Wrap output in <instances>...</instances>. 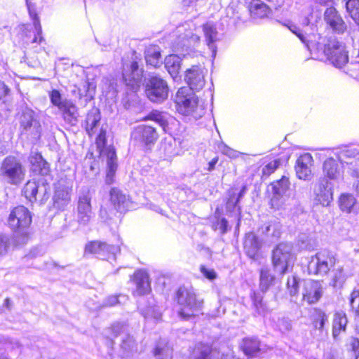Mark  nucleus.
<instances>
[{
    "mask_svg": "<svg viewBox=\"0 0 359 359\" xmlns=\"http://www.w3.org/2000/svg\"><path fill=\"white\" fill-rule=\"evenodd\" d=\"M175 103L180 114L195 120L201 118L205 113L203 104L199 102L198 97L188 87H182L177 90Z\"/></svg>",
    "mask_w": 359,
    "mask_h": 359,
    "instance_id": "nucleus-1",
    "label": "nucleus"
},
{
    "mask_svg": "<svg viewBox=\"0 0 359 359\" xmlns=\"http://www.w3.org/2000/svg\"><path fill=\"white\" fill-rule=\"evenodd\" d=\"M8 224L15 232V242L18 245L25 244L29 238L28 228L32 223L29 210L23 205L14 208L8 217Z\"/></svg>",
    "mask_w": 359,
    "mask_h": 359,
    "instance_id": "nucleus-2",
    "label": "nucleus"
},
{
    "mask_svg": "<svg viewBox=\"0 0 359 359\" xmlns=\"http://www.w3.org/2000/svg\"><path fill=\"white\" fill-rule=\"evenodd\" d=\"M177 303L180 308L179 315L184 319L196 315L203 306V300L198 299L191 290L181 287L177 292Z\"/></svg>",
    "mask_w": 359,
    "mask_h": 359,
    "instance_id": "nucleus-3",
    "label": "nucleus"
},
{
    "mask_svg": "<svg viewBox=\"0 0 359 359\" xmlns=\"http://www.w3.org/2000/svg\"><path fill=\"white\" fill-rule=\"evenodd\" d=\"M26 170L16 157L8 156L0 165V175L11 184H20L25 179Z\"/></svg>",
    "mask_w": 359,
    "mask_h": 359,
    "instance_id": "nucleus-4",
    "label": "nucleus"
},
{
    "mask_svg": "<svg viewBox=\"0 0 359 359\" xmlns=\"http://www.w3.org/2000/svg\"><path fill=\"white\" fill-rule=\"evenodd\" d=\"M49 189L47 180L41 176L37 180L34 179L28 181L25 184L22 192L29 202L33 203L39 200L41 203H43L49 197Z\"/></svg>",
    "mask_w": 359,
    "mask_h": 359,
    "instance_id": "nucleus-5",
    "label": "nucleus"
},
{
    "mask_svg": "<svg viewBox=\"0 0 359 359\" xmlns=\"http://www.w3.org/2000/svg\"><path fill=\"white\" fill-rule=\"evenodd\" d=\"M336 258L333 252L323 250L311 257L308 265L309 273L324 276L334 266Z\"/></svg>",
    "mask_w": 359,
    "mask_h": 359,
    "instance_id": "nucleus-6",
    "label": "nucleus"
},
{
    "mask_svg": "<svg viewBox=\"0 0 359 359\" xmlns=\"http://www.w3.org/2000/svg\"><path fill=\"white\" fill-rule=\"evenodd\" d=\"M323 55L337 68H342L348 62V53L342 43L336 39H329L322 53Z\"/></svg>",
    "mask_w": 359,
    "mask_h": 359,
    "instance_id": "nucleus-7",
    "label": "nucleus"
},
{
    "mask_svg": "<svg viewBox=\"0 0 359 359\" xmlns=\"http://www.w3.org/2000/svg\"><path fill=\"white\" fill-rule=\"evenodd\" d=\"M292 245L288 243L278 244L273 250L272 262L276 272L283 275L287 271L292 259Z\"/></svg>",
    "mask_w": 359,
    "mask_h": 359,
    "instance_id": "nucleus-8",
    "label": "nucleus"
},
{
    "mask_svg": "<svg viewBox=\"0 0 359 359\" xmlns=\"http://www.w3.org/2000/svg\"><path fill=\"white\" fill-rule=\"evenodd\" d=\"M188 27L189 28H187L183 25L177 27V38L172 43L173 50L180 53L184 56L186 55V53L184 52L194 48L200 40V37L193 33L189 25Z\"/></svg>",
    "mask_w": 359,
    "mask_h": 359,
    "instance_id": "nucleus-9",
    "label": "nucleus"
},
{
    "mask_svg": "<svg viewBox=\"0 0 359 359\" xmlns=\"http://www.w3.org/2000/svg\"><path fill=\"white\" fill-rule=\"evenodd\" d=\"M91 199L89 189L82 188L79 193L77 201V221L80 225L86 226L92 218Z\"/></svg>",
    "mask_w": 359,
    "mask_h": 359,
    "instance_id": "nucleus-10",
    "label": "nucleus"
},
{
    "mask_svg": "<svg viewBox=\"0 0 359 359\" xmlns=\"http://www.w3.org/2000/svg\"><path fill=\"white\" fill-rule=\"evenodd\" d=\"M146 95L153 102L161 103L167 99L168 86L167 82L158 76L151 77L146 85Z\"/></svg>",
    "mask_w": 359,
    "mask_h": 359,
    "instance_id": "nucleus-11",
    "label": "nucleus"
},
{
    "mask_svg": "<svg viewBox=\"0 0 359 359\" xmlns=\"http://www.w3.org/2000/svg\"><path fill=\"white\" fill-rule=\"evenodd\" d=\"M123 79L127 86L136 90L141 83L143 70L135 60H123L122 69Z\"/></svg>",
    "mask_w": 359,
    "mask_h": 359,
    "instance_id": "nucleus-12",
    "label": "nucleus"
},
{
    "mask_svg": "<svg viewBox=\"0 0 359 359\" xmlns=\"http://www.w3.org/2000/svg\"><path fill=\"white\" fill-rule=\"evenodd\" d=\"M112 337L116 338L121 337L120 348L123 357L137 351V344L133 336L126 332V327L121 323H116L111 326Z\"/></svg>",
    "mask_w": 359,
    "mask_h": 359,
    "instance_id": "nucleus-13",
    "label": "nucleus"
},
{
    "mask_svg": "<svg viewBox=\"0 0 359 359\" xmlns=\"http://www.w3.org/2000/svg\"><path fill=\"white\" fill-rule=\"evenodd\" d=\"M120 252V248L115 245H109L105 242L91 241L86 245L85 253L93 254L101 259H113Z\"/></svg>",
    "mask_w": 359,
    "mask_h": 359,
    "instance_id": "nucleus-14",
    "label": "nucleus"
},
{
    "mask_svg": "<svg viewBox=\"0 0 359 359\" xmlns=\"http://www.w3.org/2000/svg\"><path fill=\"white\" fill-rule=\"evenodd\" d=\"M72 185L65 180L57 182L53 197V206L59 210H64L71 201Z\"/></svg>",
    "mask_w": 359,
    "mask_h": 359,
    "instance_id": "nucleus-15",
    "label": "nucleus"
},
{
    "mask_svg": "<svg viewBox=\"0 0 359 359\" xmlns=\"http://www.w3.org/2000/svg\"><path fill=\"white\" fill-rule=\"evenodd\" d=\"M131 138L142 146L149 147L155 144L158 138V134L153 126L140 125L132 131Z\"/></svg>",
    "mask_w": 359,
    "mask_h": 359,
    "instance_id": "nucleus-16",
    "label": "nucleus"
},
{
    "mask_svg": "<svg viewBox=\"0 0 359 359\" xmlns=\"http://www.w3.org/2000/svg\"><path fill=\"white\" fill-rule=\"evenodd\" d=\"M290 182L288 177L283 176L279 180L271 184L272 189V198L271 205L273 208L279 209L283 204V197L288 191Z\"/></svg>",
    "mask_w": 359,
    "mask_h": 359,
    "instance_id": "nucleus-17",
    "label": "nucleus"
},
{
    "mask_svg": "<svg viewBox=\"0 0 359 359\" xmlns=\"http://www.w3.org/2000/svg\"><path fill=\"white\" fill-rule=\"evenodd\" d=\"M315 200L323 206H327L333 199L332 184L326 178L319 180L314 188Z\"/></svg>",
    "mask_w": 359,
    "mask_h": 359,
    "instance_id": "nucleus-18",
    "label": "nucleus"
},
{
    "mask_svg": "<svg viewBox=\"0 0 359 359\" xmlns=\"http://www.w3.org/2000/svg\"><path fill=\"white\" fill-rule=\"evenodd\" d=\"M184 79L192 91L201 90L205 85L204 71L198 66H193L186 71Z\"/></svg>",
    "mask_w": 359,
    "mask_h": 359,
    "instance_id": "nucleus-19",
    "label": "nucleus"
},
{
    "mask_svg": "<svg viewBox=\"0 0 359 359\" xmlns=\"http://www.w3.org/2000/svg\"><path fill=\"white\" fill-rule=\"evenodd\" d=\"M130 280L135 286L133 293L134 296H142L151 291L148 273L143 270H138L130 276Z\"/></svg>",
    "mask_w": 359,
    "mask_h": 359,
    "instance_id": "nucleus-20",
    "label": "nucleus"
},
{
    "mask_svg": "<svg viewBox=\"0 0 359 359\" xmlns=\"http://www.w3.org/2000/svg\"><path fill=\"white\" fill-rule=\"evenodd\" d=\"M101 155L106 158L107 161V174L105 182L107 184H111L114 181V177L117 169V157L114 148L108 147L101 151Z\"/></svg>",
    "mask_w": 359,
    "mask_h": 359,
    "instance_id": "nucleus-21",
    "label": "nucleus"
},
{
    "mask_svg": "<svg viewBox=\"0 0 359 359\" xmlns=\"http://www.w3.org/2000/svg\"><path fill=\"white\" fill-rule=\"evenodd\" d=\"M324 20L335 33L342 34L346 29V23L334 7H330L325 10Z\"/></svg>",
    "mask_w": 359,
    "mask_h": 359,
    "instance_id": "nucleus-22",
    "label": "nucleus"
},
{
    "mask_svg": "<svg viewBox=\"0 0 359 359\" xmlns=\"http://www.w3.org/2000/svg\"><path fill=\"white\" fill-rule=\"evenodd\" d=\"M312 156L309 154L301 155L296 161L295 171L297 177L300 180H309L312 177L311 165Z\"/></svg>",
    "mask_w": 359,
    "mask_h": 359,
    "instance_id": "nucleus-23",
    "label": "nucleus"
},
{
    "mask_svg": "<svg viewBox=\"0 0 359 359\" xmlns=\"http://www.w3.org/2000/svg\"><path fill=\"white\" fill-rule=\"evenodd\" d=\"M323 295V287L319 281L307 280L304 283L303 299L309 304L319 301Z\"/></svg>",
    "mask_w": 359,
    "mask_h": 359,
    "instance_id": "nucleus-24",
    "label": "nucleus"
},
{
    "mask_svg": "<svg viewBox=\"0 0 359 359\" xmlns=\"http://www.w3.org/2000/svg\"><path fill=\"white\" fill-rule=\"evenodd\" d=\"M312 29L313 32L309 33L304 30L306 40L302 42L311 53L313 52L322 53L323 49L326 48L327 43H325V40L319 34L315 32L316 27H313Z\"/></svg>",
    "mask_w": 359,
    "mask_h": 359,
    "instance_id": "nucleus-25",
    "label": "nucleus"
},
{
    "mask_svg": "<svg viewBox=\"0 0 359 359\" xmlns=\"http://www.w3.org/2000/svg\"><path fill=\"white\" fill-rule=\"evenodd\" d=\"M110 201L114 208L120 212H125L131 206V201L128 196L117 188H112L110 190Z\"/></svg>",
    "mask_w": 359,
    "mask_h": 359,
    "instance_id": "nucleus-26",
    "label": "nucleus"
},
{
    "mask_svg": "<svg viewBox=\"0 0 359 359\" xmlns=\"http://www.w3.org/2000/svg\"><path fill=\"white\" fill-rule=\"evenodd\" d=\"M243 245L246 255L255 259L261 248V243L257 236L252 232L246 233Z\"/></svg>",
    "mask_w": 359,
    "mask_h": 359,
    "instance_id": "nucleus-27",
    "label": "nucleus"
},
{
    "mask_svg": "<svg viewBox=\"0 0 359 359\" xmlns=\"http://www.w3.org/2000/svg\"><path fill=\"white\" fill-rule=\"evenodd\" d=\"M33 172L41 176H46L49 172V166L47 162L43 158L41 154L32 151L29 157Z\"/></svg>",
    "mask_w": 359,
    "mask_h": 359,
    "instance_id": "nucleus-28",
    "label": "nucleus"
},
{
    "mask_svg": "<svg viewBox=\"0 0 359 359\" xmlns=\"http://www.w3.org/2000/svg\"><path fill=\"white\" fill-rule=\"evenodd\" d=\"M259 231L269 242H275L281 234L280 223L275 221L269 222L263 224Z\"/></svg>",
    "mask_w": 359,
    "mask_h": 359,
    "instance_id": "nucleus-29",
    "label": "nucleus"
},
{
    "mask_svg": "<svg viewBox=\"0 0 359 359\" xmlns=\"http://www.w3.org/2000/svg\"><path fill=\"white\" fill-rule=\"evenodd\" d=\"M340 210L347 214L357 215L359 211V205L355 197L350 194H342L339 200Z\"/></svg>",
    "mask_w": 359,
    "mask_h": 359,
    "instance_id": "nucleus-30",
    "label": "nucleus"
},
{
    "mask_svg": "<svg viewBox=\"0 0 359 359\" xmlns=\"http://www.w3.org/2000/svg\"><path fill=\"white\" fill-rule=\"evenodd\" d=\"M62 113L65 121L70 126H75L78 122V109L76 104L72 101L66 102L60 109Z\"/></svg>",
    "mask_w": 359,
    "mask_h": 359,
    "instance_id": "nucleus-31",
    "label": "nucleus"
},
{
    "mask_svg": "<svg viewBox=\"0 0 359 359\" xmlns=\"http://www.w3.org/2000/svg\"><path fill=\"white\" fill-rule=\"evenodd\" d=\"M181 62L182 58L175 54L170 55L165 59V67L174 80L179 76L181 69Z\"/></svg>",
    "mask_w": 359,
    "mask_h": 359,
    "instance_id": "nucleus-32",
    "label": "nucleus"
},
{
    "mask_svg": "<svg viewBox=\"0 0 359 359\" xmlns=\"http://www.w3.org/2000/svg\"><path fill=\"white\" fill-rule=\"evenodd\" d=\"M100 118V110L97 108L94 107L88 113L86 119V130L90 136L96 133Z\"/></svg>",
    "mask_w": 359,
    "mask_h": 359,
    "instance_id": "nucleus-33",
    "label": "nucleus"
},
{
    "mask_svg": "<svg viewBox=\"0 0 359 359\" xmlns=\"http://www.w3.org/2000/svg\"><path fill=\"white\" fill-rule=\"evenodd\" d=\"M323 171L324 175L330 180H337L341 175L337 161L332 157L324 161Z\"/></svg>",
    "mask_w": 359,
    "mask_h": 359,
    "instance_id": "nucleus-34",
    "label": "nucleus"
},
{
    "mask_svg": "<svg viewBox=\"0 0 359 359\" xmlns=\"http://www.w3.org/2000/svg\"><path fill=\"white\" fill-rule=\"evenodd\" d=\"M347 323V318L344 312L335 313L332 322V336L334 339H337L341 332H345Z\"/></svg>",
    "mask_w": 359,
    "mask_h": 359,
    "instance_id": "nucleus-35",
    "label": "nucleus"
},
{
    "mask_svg": "<svg viewBox=\"0 0 359 359\" xmlns=\"http://www.w3.org/2000/svg\"><path fill=\"white\" fill-rule=\"evenodd\" d=\"M248 8L253 18H262L270 12V8L261 0H252L250 3Z\"/></svg>",
    "mask_w": 359,
    "mask_h": 359,
    "instance_id": "nucleus-36",
    "label": "nucleus"
},
{
    "mask_svg": "<svg viewBox=\"0 0 359 359\" xmlns=\"http://www.w3.org/2000/svg\"><path fill=\"white\" fill-rule=\"evenodd\" d=\"M203 32L206 39L207 44L212 50V56L216 55V46L214 42L217 40V32L215 25L212 23H206L203 25Z\"/></svg>",
    "mask_w": 359,
    "mask_h": 359,
    "instance_id": "nucleus-37",
    "label": "nucleus"
},
{
    "mask_svg": "<svg viewBox=\"0 0 359 359\" xmlns=\"http://www.w3.org/2000/svg\"><path fill=\"white\" fill-rule=\"evenodd\" d=\"M145 60L148 65L157 67L161 64V55L158 46H151L145 50Z\"/></svg>",
    "mask_w": 359,
    "mask_h": 359,
    "instance_id": "nucleus-38",
    "label": "nucleus"
},
{
    "mask_svg": "<svg viewBox=\"0 0 359 359\" xmlns=\"http://www.w3.org/2000/svg\"><path fill=\"white\" fill-rule=\"evenodd\" d=\"M20 126L23 128L25 130H29L33 128L34 129H36V132H38L40 125L34 118L33 111L27 110L22 114L20 121Z\"/></svg>",
    "mask_w": 359,
    "mask_h": 359,
    "instance_id": "nucleus-39",
    "label": "nucleus"
},
{
    "mask_svg": "<svg viewBox=\"0 0 359 359\" xmlns=\"http://www.w3.org/2000/svg\"><path fill=\"white\" fill-rule=\"evenodd\" d=\"M260 342L255 338H246L243 339L242 348L244 353L250 356L255 355L260 351Z\"/></svg>",
    "mask_w": 359,
    "mask_h": 359,
    "instance_id": "nucleus-40",
    "label": "nucleus"
},
{
    "mask_svg": "<svg viewBox=\"0 0 359 359\" xmlns=\"http://www.w3.org/2000/svg\"><path fill=\"white\" fill-rule=\"evenodd\" d=\"M253 306L255 312L262 316H265L270 312V309L265 302H263V297L259 293H253L252 296Z\"/></svg>",
    "mask_w": 359,
    "mask_h": 359,
    "instance_id": "nucleus-41",
    "label": "nucleus"
},
{
    "mask_svg": "<svg viewBox=\"0 0 359 359\" xmlns=\"http://www.w3.org/2000/svg\"><path fill=\"white\" fill-rule=\"evenodd\" d=\"M338 160L345 167V164L352 161L359 155L358 149L351 147H344L338 152Z\"/></svg>",
    "mask_w": 359,
    "mask_h": 359,
    "instance_id": "nucleus-42",
    "label": "nucleus"
},
{
    "mask_svg": "<svg viewBox=\"0 0 359 359\" xmlns=\"http://www.w3.org/2000/svg\"><path fill=\"white\" fill-rule=\"evenodd\" d=\"M259 287L260 290L265 292L268 290L273 281L274 280V277L272 276L269 271L266 269H262L260 271V278H259Z\"/></svg>",
    "mask_w": 359,
    "mask_h": 359,
    "instance_id": "nucleus-43",
    "label": "nucleus"
},
{
    "mask_svg": "<svg viewBox=\"0 0 359 359\" xmlns=\"http://www.w3.org/2000/svg\"><path fill=\"white\" fill-rule=\"evenodd\" d=\"M172 354V348L167 344L159 343L154 351L156 359H171Z\"/></svg>",
    "mask_w": 359,
    "mask_h": 359,
    "instance_id": "nucleus-44",
    "label": "nucleus"
},
{
    "mask_svg": "<svg viewBox=\"0 0 359 359\" xmlns=\"http://www.w3.org/2000/svg\"><path fill=\"white\" fill-rule=\"evenodd\" d=\"M346 8L352 19L359 26V0H348Z\"/></svg>",
    "mask_w": 359,
    "mask_h": 359,
    "instance_id": "nucleus-45",
    "label": "nucleus"
},
{
    "mask_svg": "<svg viewBox=\"0 0 359 359\" xmlns=\"http://www.w3.org/2000/svg\"><path fill=\"white\" fill-rule=\"evenodd\" d=\"M27 7L29 11V14L31 18L33 20V25L35 29L37 31L38 34L40 35L41 33V26L40 24L39 19L36 12L35 6L29 0H26Z\"/></svg>",
    "mask_w": 359,
    "mask_h": 359,
    "instance_id": "nucleus-46",
    "label": "nucleus"
},
{
    "mask_svg": "<svg viewBox=\"0 0 359 359\" xmlns=\"http://www.w3.org/2000/svg\"><path fill=\"white\" fill-rule=\"evenodd\" d=\"M49 97L51 103L56 106L59 109L65 104L66 102H68L69 100L62 99V95L59 90H53L49 93Z\"/></svg>",
    "mask_w": 359,
    "mask_h": 359,
    "instance_id": "nucleus-47",
    "label": "nucleus"
},
{
    "mask_svg": "<svg viewBox=\"0 0 359 359\" xmlns=\"http://www.w3.org/2000/svg\"><path fill=\"white\" fill-rule=\"evenodd\" d=\"M345 166L347 167L348 172L352 177H359V156L346 163Z\"/></svg>",
    "mask_w": 359,
    "mask_h": 359,
    "instance_id": "nucleus-48",
    "label": "nucleus"
},
{
    "mask_svg": "<svg viewBox=\"0 0 359 359\" xmlns=\"http://www.w3.org/2000/svg\"><path fill=\"white\" fill-rule=\"evenodd\" d=\"M287 287L292 297L297 296L299 292V278L296 276L288 278Z\"/></svg>",
    "mask_w": 359,
    "mask_h": 359,
    "instance_id": "nucleus-49",
    "label": "nucleus"
},
{
    "mask_svg": "<svg viewBox=\"0 0 359 359\" xmlns=\"http://www.w3.org/2000/svg\"><path fill=\"white\" fill-rule=\"evenodd\" d=\"M327 321V316L322 311H317L313 320V325L316 329L323 330L325 322Z\"/></svg>",
    "mask_w": 359,
    "mask_h": 359,
    "instance_id": "nucleus-50",
    "label": "nucleus"
},
{
    "mask_svg": "<svg viewBox=\"0 0 359 359\" xmlns=\"http://www.w3.org/2000/svg\"><path fill=\"white\" fill-rule=\"evenodd\" d=\"M11 245V239L8 235L0 233V256L7 253Z\"/></svg>",
    "mask_w": 359,
    "mask_h": 359,
    "instance_id": "nucleus-51",
    "label": "nucleus"
},
{
    "mask_svg": "<svg viewBox=\"0 0 359 359\" xmlns=\"http://www.w3.org/2000/svg\"><path fill=\"white\" fill-rule=\"evenodd\" d=\"M280 164V160L276 159L269 162L262 168V176L269 177L271 173L279 167Z\"/></svg>",
    "mask_w": 359,
    "mask_h": 359,
    "instance_id": "nucleus-52",
    "label": "nucleus"
},
{
    "mask_svg": "<svg viewBox=\"0 0 359 359\" xmlns=\"http://www.w3.org/2000/svg\"><path fill=\"white\" fill-rule=\"evenodd\" d=\"M239 200L236 198V193L231 190L229 191V198L226 202V208L229 212H233L238 203H239Z\"/></svg>",
    "mask_w": 359,
    "mask_h": 359,
    "instance_id": "nucleus-53",
    "label": "nucleus"
},
{
    "mask_svg": "<svg viewBox=\"0 0 359 359\" xmlns=\"http://www.w3.org/2000/svg\"><path fill=\"white\" fill-rule=\"evenodd\" d=\"M198 355L196 359H210L211 348L208 345H201L198 348Z\"/></svg>",
    "mask_w": 359,
    "mask_h": 359,
    "instance_id": "nucleus-54",
    "label": "nucleus"
},
{
    "mask_svg": "<svg viewBox=\"0 0 359 359\" xmlns=\"http://www.w3.org/2000/svg\"><path fill=\"white\" fill-rule=\"evenodd\" d=\"M350 305L353 310L359 313V291L354 290L351 293Z\"/></svg>",
    "mask_w": 359,
    "mask_h": 359,
    "instance_id": "nucleus-55",
    "label": "nucleus"
},
{
    "mask_svg": "<svg viewBox=\"0 0 359 359\" xmlns=\"http://www.w3.org/2000/svg\"><path fill=\"white\" fill-rule=\"evenodd\" d=\"M200 271L201 273L208 280H212L217 278V273L212 269H208L205 266H201Z\"/></svg>",
    "mask_w": 359,
    "mask_h": 359,
    "instance_id": "nucleus-56",
    "label": "nucleus"
},
{
    "mask_svg": "<svg viewBox=\"0 0 359 359\" xmlns=\"http://www.w3.org/2000/svg\"><path fill=\"white\" fill-rule=\"evenodd\" d=\"M10 93V88L3 81H0V102L4 103Z\"/></svg>",
    "mask_w": 359,
    "mask_h": 359,
    "instance_id": "nucleus-57",
    "label": "nucleus"
},
{
    "mask_svg": "<svg viewBox=\"0 0 359 359\" xmlns=\"http://www.w3.org/2000/svg\"><path fill=\"white\" fill-rule=\"evenodd\" d=\"M219 149L222 154L229 156V158H233L238 156V152L226 144L219 146Z\"/></svg>",
    "mask_w": 359,
    "mask_h": 359,
    "instance_id": "nucleus-58",
    "label": "nucleus"
},
{
    "mask_svg": "<svg viewBox=\"0 0 359 359\" xmlns=\"http://www.w3.org/2000/svg\"><path fill=\"white\" fill-rule=\"evenodd\" d=\"M154 119L156 123H158L164 130H165V128L168 126V121L165 116L161 113H158L156 114H154Z\"/></svg>",
    "mask_w": 359,
    "mask_h": 359,
    "instance_id": "nucleus-59",
    "label": "nucleus"
},
{
    "mask_svg": "<svg viewBox=\"0 0 359 359\" xmlns=\"http://www.w3.org/2000/svg\"><path fill=\"white\" fill-rule=\"evenodd\" d=\"M278 327L282 332H285L291 330L292 324L290 320L283 318L279 321Z\"/></svg>",
    "mask_w": 359,
    "mask_h": 359,
    "instance_id": "nucleus-60",
    "label": "nucleus"
},
{
    "mask_svg": "<svg viewBox=\"0 0 359 359\" xmlns=\"http://www.w3.org/2000/svg\"><path fill=\"white\" fill-rule=\"evenodd\" d=\"M350 345L351 346L352 351L354 353L355 359H358L359 357V339L352 337L351 339Z\"/></svg>",
    "mask_w": 359,
    "mask_h": 359,
    "instance_id": "nucleus-61",
    "label": "nucleus"
},
{
    "mask_svg": "<svg viewBox=\"0 0 359 359\" xmlns=\"http://www.w3.org/2000/svg\"><path fill=\"white\" fill-rule=\"evenodd\" d=\"M290 31L294 33L301 41H305V34L304 31L301 30L299 28L296 27L295 25H291L290 27Z\"/></svg>",
    "mask_w": 359,
    "mask_h": 359,
    "instance_id": "nucleus-62",
    "label": "nucleus"
},
{
    "mask_svg": "<svg viewBox=\"0 0 359 359\" xmlns=\"http://www.w3.org/2000/svg\"><path fill=\"white\" fill-rule=\"evenodd\" d=\"M216 228L219 229L222 234L225 233L227 231L228 221L225 218H222L217 222Z\"/></svg>",
    "mask_w": 359,
    "mask_h": 359,
    "instance_id": "nucleus-63",
    "label": "nucleus"
},
{
    "mask_svg": "<svg viewBox=\"0 0 359 359\" xmlns=\"http://www.w3.org/2000/svg\"><path fill=\"white\" fill-rule=\"evenodd\" d=\"M145 317H152L156 320H158L161 318V313L156 308H149L144 313Z\"/></svg>",
    "mask_w": 359,
    "mask_h": 359,
    "instance_id": "nucleus-64",
    "label": "nucleus"
}]
</instances>
